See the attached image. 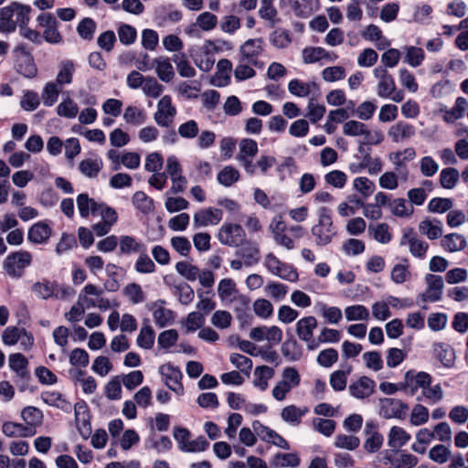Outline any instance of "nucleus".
Instances as JSON below:
<instances>
[{
    "instance_id": "obj_14",
    "label": "nucleus",
    "mask_w": 468,
    "mask_h": 468,
    "mask_svg": "<svg viewBox=\"0 0 468 468\" xmlns=\"http://www.w3.org/2000/svg\"><path fill=\"white\" fill-rule=\"evenodd\" d=\"M236 255L243 260L244 265L247 267L257 264L261 259L259 246L251 240H246L239 244Z\"/></svg>"
},
{
    "instance_id": "obj_44",
    "label": "nucleus",
    "mask_w": 468,
    "mask_h": 468,
    "mask_svg": "<svg viewBox=\"0 0 468 468\" xmlns=\"http://www.w3.org/2000/svg\"><path fill=\"white\" fill-rule=\"evenodd\" d=\"M155 334L149 324H144L137 336L136 343L143 349H151L154 344Z\"/></svg>"
},
{
    "instance_id": "obj_22",
    "label": "nucleus",
    "mask_w": 468,
    "mask_h": 468,
    "mask_svg": "<svg viewBox=\"0 0 468 468\" xmlns=\"http://www.w3.org/2000/svg\"><path fill=\"white\" fill-rule=\"evenodd\" d=\"M419 229L429 239H437L442 235V223L436 218H425L420 222Z\"/></svg>"
},
{
    "instance_id": "obj_52",
    "label": "nucleus",
    "mask_w": 468,
    "mask_h": 468,
    "mask_svg": "<svg viewBox=\"0 0 468 468\" xmlns=\"http://www.w3.org/2000/svg\"><path fill=\"white\" fill-rule=\"evenodd\" d=\"M237 292L236 284L231 279H222L218 286V293L222 301H232Z\"/></svg>"
},
{
    "instance_id": "obj_45",
    "label": "nucleus",
    "mask_w": 468,
    "mask_h": 468,
    "mask_svg": "<svg viewBox=\"0 0 468 468\" xmlns=\"http://www.w3.org/2000/svg\"><path fill=\"white\" fill-rule=\"evenodd\" d=\"M217 79L218 86H226L230 80V72L232 70V63L229 59L221 58L217 63Z\"/></svg>"
},
{
    "instance_id": "obj_32",
    "label": "nucleus",
    "mask_w": 468,
    "mask_h": 468,
    "mask_svg": "<svg viewBox=\"0 0 468 468\" xmlns=\"http://www.w3.org/2000/svg\"><path fill=\"white\" fill-rule=\"evenodd\" d=\"M55 289L56 282L47 279L35 282L31 287L32 292L42 300L54 298Z\"/></svg>"
},
{
    "instance_id": "obj_12",
    "label": "nucleus",
    "mask_w": 468,
    "mask_h": 468,
    "mask_svg": "<svg viewBox=\"0 0 468 468\" xmlns=\"http://www.w3.org/2000/svg\"><path fill=\"white\" fill-rule=\"evenodd\" d=\"M223 217V212L219 208L207 207L195 213L194 225L196 228L207 227L208 225H218Z\"/></svg>"
},
{
    "instance_id": "obj_9",
    "label": "nucleus",
    "mask_w": 468,
    "mask_h": 468,
    "mask_svg": "<svg viewBox=\"0 0 468 468\" xmlns=\"http://www.w3.org/2000/svg\"><path fill=\"white\" fill-rule=\"evenodd\" d=\"M245 231L239 224L225 223L218 232V240L227 246L239 247L243 242Z\"/></svg>"
},
{
    "instance_id": "obj_16",
    "label": "nucleus",
    "mask_w": 468,
    "mask_h": 468,
    "mask_svg": "<svg viewBox=\"0 0 468 468\" xmlns=\"http://www.w3.org/2000/svg\"><path fill=\"white\" fill-rule=\"evenodd\" d=\"M376 382L368 377L363 376L349 386L350 394L359 399L371 396L375 390Z\"/></svg>"
},
{
    "instance_id": "obj_6",
    "label": "nucleus",
    "mask_w": 468,
    "mask_h": 468,
    "mask_svg": "<svg viewBox=\"0 0 468 468\" xmlns=\"http://www.w3.org/2000/svg\"><path fill=\"white\" fill-rule=\"evenodd\" d=\"M239 153L237 156L238 161L248 174L254 175L256 173V165L252 162V158L258 153L257 143L252 139L245 138L239 142Z\"/></svg>"
},
{
    "instance_id": "obj_13",
    "label": "nucleus",
    "mask_w": 468,
    "mask_h": 468,
    "mask_svg": "<svg viewBox=\"0 0 468 468\" xmlns=\"http://www.w3.org/2000/svg\"><path fill=\"white\" fill-rule=\"evenodd\" d=\"M8 365L21 381L28 382L31 379V374L27 368L28 360L21 353L11 354L8 357Z\"/></svg>"
},
{
    "instance_id": "obj_57",
    "label": "nucleus",
    "mask_w": 468,
    "mask_h": 468,
    "mask_svg": "<svg viewBox=\"0 0 468 468\" xmlns=\"http://www.w3.org/2000/svg\"><path fill=\"white\" fill-rule=\"evenodd\" d=\"M390 304L388 301L386 299L385 301H378L372 304V315L375 319L378 321H386L391 315V312L389 310Z\"/></svg>"
},
{
    "instance_id": "obj_46",
    "label": "nucleus",
    "mask_w": 468,
    "mask_h": 468,
    "mask_svg": "<svg viewBox=\"0 0 468 468\" xmlns=\"http://www.w3.org/2000/svg\"><path fill=\"white\" fill-rule=\"evenodd\" d=\"M334 445L338 449L355 451L360 445V439L354 435L337 434Z\"/></svg>"
},
{
    "instance_id": "obj_23",
    "label": "nucleus",
    "mask_w": 468,
    "mask_h": 468,
    "mask_svg": "<svg viewBox=\"0 0 468 468\" xmlns=\"http://www.w3.org/2000/svg\"><path fill=\"white\" fill-rule=\"evenodd\" d=\"M102 165L103 163L101 158L97 155H93L83 159L79 165V170L83 176L89 178H94L101 170Z\"/></svg>"
},
{
    "instance_id": "obj_58",
    "label": "nucleus",
    "mask_w": 468,
    "mask_h": 468,
    "mask_svg": "<svg viewBox=\"0 0 468 468\" xmlns=\"http://www.w3.org/2000/svg\"><path fill=\"white\" fill-rule=\"evenodd\" d=\"M196 23L203 31H211L217 27L218 17L210 12H203L197 16Z\"/></svg>"
},
{
    "instance_id": "obj_50",
    "label": "nucleus",
    "mask_w": 468,
    "mask_h": 468,
    "mask_svg": "<svg viewBox=\"0 0 468 468\" xmlns=\"http://www.w3.org/2000/svg\"><path fill=\"white\" fill-rule=\"evenodd\" d=\"M352 367L348 366L346 370H336L330 375V385L335 391H342L346 387L347 376L350 374Z\"/></svg>"
},
{
    "instance_id": "obj_1",
    "label": "nucleus",
    "mask_w": 468,
    "mask_h": 468,
    "mask_svg": "<svg viewBox=\"0 0 468 468\" xmlns=\"http://www.w3.org/2000/svg\"><path fill=\"white\" fill-rule=\"evenodd\" d=\"M31 10L30 5L17 2L0 8V33L9 34L15 32L16 27L20 29L27 26Z\"/></svg>"
},
{
    "instance_id": "obj_5",
    "label": "nucleus",
    "mask_w": 468,
    "mask_h": 468,
    "mask_svg": "<svg viewBox=\"0 0 468 468\" xmlns=\"http://www.w3.org/2000/svg\"><path fill=\"white\" fill-rule=\"evenodd\" d=\"M379 415L384 419L403 420L408 416L409 405L399 399L381 398L378 400Z\"/></svg>"
},
{
    "instance_id": "obj_37",
    "label": "nucleus",
    "mask_w": 468,
    "mask_h": 468,
    "mask_svg": "<svg viewBox=\"0 0 468 468\" xmlns=\"http://www.w3.org/2000/svg\"><path fill=\"white\" fill-rule=\"evenodd\" d=\"M172 59L181 77L192 78L196 76V69L188 62L186 54L176 53L173 56Z\"/></svg>"
},
{
    "instance_id": "obj_49",
    "label": "nucleus",
    "mask_w": 468,
    "mask_h": 468,
    "mask_svg": "<svg viewBox=\"0 0 468 468\" xmlns=\"http://www.w3.org/2000/svg\"><path fill=\"white\" fill-rule=\"evenodd\" d=\"M21 418L29 426H37L42 422V411L33 406L25 407L21 411Z\"/></svg>"
},
{
    "instance_id": "obj_31",
    "label": "nucleus",
    "mask_w": 468,
    "mask_h": 468,
    "mask_svg": "<svg viewBox=\"0 0 468 468\" xmlns=\"http://www.w3.org/2000/svg\"><path fill=\"white\" fill-rule=\"evenodd\" d=\"M303 61L305 64H313L321 59L333 60L328 51L321 47H307L302 51Z\"/></svg>"
},
{
    "instance_id": "obj_19",
    "label": "nucleus",
    "mask_w": 468,
    "mask_h": 468,
    "mask_svg": "<svg viewBox=\"0 0 468 468\" xmlns=\"http://www.w3.org/2000/svg\"><path fill=\"white\" fill-rule=\"evenodd\" d=\"M51 235L50 227L44 222L35 223L27 232V239L34 244L46 243Z\"/></svg>"
},
{
    "instance_id": "obj_35",
    "label": "nucleus",
    "mask_w": 468,
    "mask_h": 468,
    "mask_svg": "<svg viewBox=\"0 0 468 468\" xmlns=\"http://www.w3.org/2000/svg\"><path fill=\"white\" fill-rule=\"evenodd\" d=\"M154 67L156 74L162 81L169 82L174 78V69L168 58L159 57L155 58Z\"/></svg>"
},
{
    "instance_id": "obj_42",
    "label": "nucleus",
    "mask_w": 468,
    "mask_h": 468,
    "mask_svg": "<svg viewBox=\"0 0 468 468\" xmlns=\"http://www.w3.org/2000/svg\"><path fill=\"white\" fill-rule=\"evenodd\" d=\"M134 270L141 274L154 273L156 271V266L146 253V250L139 253V257L134 263Z\"/></svg>"
},
{
    "instance_id": "obj_36",
    "label": "nucleus",
    "mask_w": 468,
    "mask_h": 468,
    "mask_svg": "<svg viewBox=\"0 0 468 468\" xmlns=\"http://www.w3.org/2000/svg\"><path fill=\"white\" fill-rule=\"evenodd\" d=\"M369 234L381 244H388L392 235L389 232V226L387 223L370 224L368 227Z\"/></svg>"
},
{
    "instance_id": "obj_54",
    "label": "nucleus",
    "mask_w": 468,
    "mask_h": 468,
    "mask_svg": "<svg viewBox=\"0 0 468 468\" xmlns=\"http://www.w3.org/2000/svg\"><path fill=\"white\" fill-rule=\"evenodd\" d=\"M314 428L316 431L325 437H330L336 427V422L331 419L315 418L313 420Z\"/></svg>"
},
{
    "instance_id": "obj_3",
    "label": "nucleus",
    "mask_w": 468,
    "mask_h": 468,
    "mask_svg": "<svg viewBox=\"0 0 468 468\" xmlns=\"http://www.w3.org/2000/svg\"><path fill=\"white\" fill-rule=\"evenodd\" d=\"M32 254L27 250L9 253L3 261L4 271L13 279L21 278L32 263Z\"/></svg>"
},
{
    "instance_id": "obj_27",
    "label": "nucleus",
    "mask_w": 468,
    "mask_h": 468,
    "mask_svg": "<svg viewBox=\"0 0 468 468\" xmlns=\"http://www.w3.org/2000/svg\"><path fill=\"white\" fill-rule=\"evenodd\" d=\"M309 411L307 407L298 408L295 405H289L282 410L281 417L283 421L291 425H298L302 418Z\"/></svg>"
},
{
    "instance_id": "obj_40",
    "label": "nucleus",
    "mask_w": 468,
    "mask_h": 468,
    "mask_svg": "<svg viewBox=\"0 0 468 468\" xmlns=\"http://www.w3.org/2000/svg\"><path fill=\"white\" fill-rule=\"evenodd\" d=\"M369 315L368 309L362 304L349 305L345 308V316L349 322L367 321L369 319Z\"/></svg>"
},
{
    "instance_id": "obj_15",
    "label": "nucleus",
    "mask_w": 468,
    "mask_h": 468,
    "mask_svg": "<svg viewBox=\"0 0 468 468\" xmlns=\"http://www.w3.org/2000/svg\"><path fill=\"white\" fill-rule=\"evenodd\" d=\"M264 41L262 38H250L240 47V53L243 59L257 65V58L263 52Z\"/></svg>"
},
{
    "instance_id": "obj_38",
    "label": "nucleus",
    "mask_w": 468,
    "mask_h": 468,
    "mask_svg": "<svg viewBox=\"0 0 468 468\" xmlns=\"http://www.w3.org/2000/svg\"><path fill=\"white\" fill-rule=\"evenodd\" d=\"M153 317L155 324L158 327L163 328L171 325L174 323L176 314L170 309L164 308V306H158L154 310Z\"/></svg>"
},
{
    "instance_id": "obj_33",
    "label": "nucleus",
    "mask_w": 468,
    "mask_h": 468,
    "mask_svg": "<svg viewBox=\"0 0 468 468\" xmlns=\"http://www.w3.org/2000/svg\"><path fill=\"white\" fill-rule=\"evenodd\" d=\"M301 460L297 453L290 452V453H276L272 460L271 465L276 468H286L292 467L296 468L300 465Z\"/></svg>"
},
{
    "instance_id": "obj_20",
    "label": "nucleus",
    "mask_w": 468,
    "mask_h": 468,
    "mask_svg": "<svg viewBox=\"0 0 468 468\" xmlns=\"http://www.w3.org/2000/svg\"><path fill=\"white\" fill-rule=\"evenodd\" d=\"M77 207L81 218H88L90 214L97 215L101 205L92 198H90L88 194L81 193L77 197Z\"/></svg>"
},
{
    "instance_id": "obj_59",
    "label": "nucleus",
    "mask_w": 468,
    "mask_h": 468,
    "mask_svg": "<svg viewBox=\"0 0 468 468\" xmlns=\"http://www.w3.org/2000/svg\"><path fill=\"white\" fill-rule=\"evenodd\" d=\"M117 33L120 42L126 46L134 43L137 37L136 29L127 24L121 25L118 27Z\"/></svg>"
},
{
    "instance_id": "obj_25",
    "label": "nucleus",
    "mask_w": 468,
    "mask_h": 468,
    "mask_svg": "<svg viewBox=\"0 0 468 468\" xmlns=\"http://www.w3.org/2000/svg\"><path fill=\"white\" fill-rule=\"evenodd\" d=\"M441 245L446 251L456 252L463 250L466 247L467 241L463 235L451 233L442 237Z\"/></svg>"
},
{
    "instance_id": "obj_8",
    "label": "nucleus",
    "mask_w": 468,
    "mask_h": 468,
    "mask_svg": "<svg viewBox=\"0 0 468 468\" xmlns=\"http://www.w3.org/2000/svg\"><path fill=\"white\" fill-rule=\"evenodd\" d=\"M160 374L165 378V386L177 396L184 395L185 389L182 384L183 374L179 367L172 364H165L159 367Z\"/></svg>"
},
{
    "instance_id": "obj_29",
    "label": "nucleus",
    "mask_w": 468,
    "mask_h": 468,
    "mask_svg": "<svg viewBox=\"0 0 468 468\" xmlns=\"http://www.w3.org/2000/svg\"><path fill=\"white\" fill-rule=\"evenodd\" d=\"M132 204L142 214L148 215L154 210V199L144 191H136L132 197Z\"/></svg>"
},
{
    "instance_id": "obj_63",
    "label": "nucleus",
    "mask_w": 468,
    "mask_h": 468,
    "mask_svg": "<svg viewBox=\"0 0 468 468\" xmlns=\"http://www.w3.org/2000/svg\"><path fill=\"white\" fill-rule=\"evenodd\" d=\"M320 311L323 317L332 324L339 323L343 317L341 309L336 306H327L325 303H322Z\"/></svg>"
},
{
    "instance_id": "obj_39",
    "label": "nucleus",
    "mask_w": 468,
    "mask_h": 468,
    "mask_svg": "<svg viewBox=\"0 0 468 468\" xmlns=\"http://www.w3.org/2000/svg\"><path fill=\"white\" fill-rule=\"evenodd\" d=\"M239 176L240 175L238 169L231 165H227L218 172L217 180L225 187H229L239 181Z\"/></svg>"
},
{
    "instance_id": "obj_2",
    "label": "nucleus",
    "mask_w": 468,
    "mask_h": 468,
    "mask_svg": "<svg viewBox=\"0 0 468 468\" xmlns=\"http://www.w3.org/2000/svg\"><path fill=\"white\" fill-rule=\"evenodd\" d=\"M312 235L314 237V242L317 246H325L329 244L336 235V228L333 225L331 211L326 207H322L318 210V222L313 226Z\"/></svg>"
},
{
    "instance_id": "obj_4",
    "label": "nucleus",
    "mask_w": 468,
    "mask_h": 468,
    "mask_svg": "<svg viewBox=\"0 0 468 468\" xmlns=\"http://www.w3.org/2000/svg\"><path fill=\"white\" fill-rule=\"evenodd\" d=\"M15 69L17 73L27 79H32L37 74V68L30 52L24 43H20L13 49Z\"/></svg>"
},
{
    "instance_id": "obj_60",
    "label": "nucleus",
    "mask_w": 468,
    "mask_h": 468,
    "mask_svg": "<svg viewBox=\"0 0 468 468\" xmlns=\"http://www.w3.org/2000/svg\"><path fill=\"white\" fill-rule=\"evenodd\" d=\"M391 213L399 218L410 216L413 212V208L408 205L406 199L396 198L389 204Z\"/></svg>"
},
{
    "instance_id": "obj_17",
    "label": "nucleus",
    "mask_w": 468,
    "mask_h": 468,
    "mask_svg": "<svg viewBox=\"0 0 468 468\" xmlns=\"http://www.w3.org/2000/svg\"><path fill=\"white\" fill-rule=\"evenodd\" d=\"M103 289L94 284H86L79 294L78 300L86 309L96 308V303L99 296L102 295Z\"/></svg>"
},
{
    "instance_id": "obj_62",
    "label": "nucleus",
    "mask_w": 468,
    "mask_h": 468,
    "mask_svg": "<svg viewBox=\"0 0 468 468\" xmlns=\"http://www.w3.org/2000/svg\"><path fill=\"white\" fill-rule=\"evenodd\" d=\"M95 29L96 23L90 17L83 18L77 27L78 34L86 40H90L93 37Z\"/></svg>"
},
{
    "instance_id": "obj_10",
    "label": "nucleus",
    "mask_w": 468,
    "mask_h": 468,
    "mask_svg": "<svg viewBox=\"0 0 468 468\" xmlns=\"http://www.w3.org/2000/svg\"><path fill=\"white\" fill-rule=\"evenodd\" d=\"M74 415L76 427L80 436L84 439L89 438L91 433V425L89 409L84 400L78 401L74 405Z\"/></svg>"
},
{
    "instance_id": "obj_51",
    "label": "nucleus",
    "mask_w": 468,
    "mask_h": 468,
    "mask_svg": "<svg viewBox=\"0 0 468 468\" xmlns=\"http://www.w3.org/2000/svg\"><path fill=\"white\" fill-rule=\"evenodd\" d=\"M339 355L336 349L329 347L322 350L316 358V362L319 366L330 368L338 360Z\"/></svg>"
},
{
    "instance_id": "obj_30",
    "label": "nucleus",
    "mask_w": 468,
    "mask_h": 468,
    "mask_svg": "<svg viewBox=\"0 0 468 468\" xmlns=\"http://www.w3.org/2000/svg\"><path fill=\"white\" fill-rule=\"evenodd\" d=\"M274 369L268 366H259L254 369V387L264 391L268 388V381L273 378Z\"/></svg>"
},
{
    "instance_id": "obj_7",
    "label": "nucleus",
    "mask_w": 468,
    "mask_h": 468,
    "mask_svg": "<svg viewBox=\"0 0 468 468\" xmlns=\"http://www.w3.org/2000/svg\"><path fill=\"white\" fill-rule=\"evenodd\" d=\"M431 383V377L426 372H415L409 370L404 376L402 381L403 392L409 396H414L417 390L421 388L424 389Z\"/></svg>"
},
{
    "instance_id": "obj_34",
    "label": "nucleus",
    "mask_w": 468,
    "mask_h": 468,
    "mask_svg": "<svg viewBox=\"0 0 468 468\" xmlns=\"http://www.w3.org/2000/svg\"><path fill=\"white\" fill-rule=\"evenodd\" d=\"M410 440V434L408 433L403 428L399 426H393L389 430L388 432V444L389 447L398 449L405 444Z\"/></svg>"
},
{
    "instance_id": "obj_43",
    "label": "nucleus",
    "mask_w": 468,
    "mask_h": 468,
    "mask_svg": "<svg viewBox=\"0 0 468 468\" xmlns=\"http://www.w3.org/2000/svg\"><path fill=\"white\" fill-rule=\"evenodd\" d=\"M388 134L394 142L398 143L413 135L414 128L409 123L400 122L390 128Z\"/></svg>"
},
{
    "instance_id": "obj_18",
    "label": "nucleus",
    "mask_w": 468,
    "mask_h": 468,
    "mask_svg": "<svg viewBox=\"0 0 468 468\" xmlns=\"http://www.w3.org/2000/svg\"><path fill=\"white\" fill-rule=\"evenodd\" d=\"M281 352L290 362L299 361L303 356V347L292 335L282 343Z\"/></svg>"
},
{
    "instance_id": "obj_41",
    "label": "nucleus",
    "mask_w": 468,
    "mask_h": 468,
    "mask_svg": "<svg viewBox=\"0 0 468 468\" xmlns=\"http://www.w3.org/2000/svg\"><path fill=\"white\" fill-rule=\"evenodd\" d=\"M173 294L178 298V301L183 305L192 303L195 297L194 290L186 282L175 284L173 286Z\"/></svg>"
},
{
    "instance_id": "obj_64",
    "label": "nucleus",
    "mask_w": 468,
    "mask_h": 468,
    "mask_svg": "<svg viewBox=\"0 0 468 468\" xmlns=\"http://www.w3.org/2000/svg\"><path fill=\"white\" fill-rule=\"evenodd\" d=\"M265 292L271 298L275 299L276 301H280L282 300L287 294L288 286L281 282H270L265 287Z\"/></svg>"
},
{
    "instance_id": "obj_56",
    "label": "nucleus",
    "mask_w": 468,
    "mask_h": 468,
    "mask_svg": "<svg viewBox=\"0 0 468 468\" xmlns=\"http://www.w3.org/2000/svg\"><path fill=\"white\" fill-rule=\"evenodd\" d=\"M453 206L452 200L447 197H433L428 204V210L431 213H444Z\"/></svg>"
},
{
    "instance_id": "obj_47",
    "label": "nucleus",
    "mask_w": 468,
    "mask_h": 468,
    "mask_svg": "<svg viewBox=\"0 0 468 468\" xmlns=\"http://www.w3.org/2000/svg\"><path fill=\"white\" fill-rule=\"evenodd\" d=\"M460 174L456 168H444L440 174L441 186L445 189H452L456 186Z\"/></svg>"
},
{
    "instance_id": "obj_48",
    "label": "nucleus",
    "mask_w": 468,
    "mask_h": 468,
    "mask_svg": "<svg viewBox=\"0 0 468 468\" xmlns=\"http://www.w3.org/2000/svg\"><path fill=\"white\" fill-rule=\"evenodd\" d=\"M74 70V63L71 60L62 61L56 79L57 84L64 85L71 83Z\"/></svg>"
},
{
    "instance_id": "obj_53",
    "label": "nucleus",
    "mask_w": 468,
    "mask_h": 468,
    "mask_svg": "<svg viewBox=\"0 0 468 468\" xmlns=\"http://www.w3.org/2000/svg\"><path fill=\"white\" fill-rule=\"evenodd\" d=\"M230 363L246 376H250L252 369V360L243 355L233 353L229 356Z\"/></svg>"
},
{
    "instance_id": "obj_21",
    "label": "nucleus",
    "mask_w": 468,
    "mask_h": 468,
    "mask_svg": "<svg viewBox=\"0 0 468 468\" xmlns=\"http://www.w3.org/2000/svg\"><path fill=\"white\" fill-rule=\"evenodd\" d=\"M320 7L319 0H292V8L296 16L308 17Z\"/></svg>"
},
{
    "instance_id": "obj_28",
    "label": "nucleus",
    "mask_w": 468,
    "mask_h": 468,
    "mask_svg": "<svg viewBox=\"0 0 468 468\" xmlns=\"http://www.w3.org/2000/svg\"><path fill=\"white\" fill-rule=\"evenodd\" d=\"M434 353L445 367L449 368L453 366L455 361V352L450 345L444 343L435 344Z\"/></svg>"
},
{
    "instance_id": "obj_55",
    "label": "nucleus",
    "mask_w": 468,
    "mask_h": 468,
    "mask_svg": "<svg viewBox=\"0 0 468 468\" xmlns=\"http://www.w3.org/2000/svg\"><path fill=\"white\" fill-rule=\"evenodd\" d=\"M429 420V410L421 405L416 404L410 413V421L413 426H420Z\"/></svg>"
},
{
    "instance_id": "obj_11",
    "label": "nucleus",
    "mask_w": 468,
    "mask_h": 468,
    "mask_svg": "<svg viewBox=\"0 0 468 468\" xmlns=\"http://www.w3.org/2000/svg\"><path fill=\"white\" fill-rule=\"evenodd\" d=\"M364 433L367 436L363 447L368 453L378 452L384 441L383 435L378 431V425L375 421L369 420L366 422Z\"/></svg>"
},
{
    "instance_id": "obj_61",
    "label": "nucleus",
    "mask_w": 468,
    "mask_h": 468,
    "mask_svg": "<svg viewBox=\"0 0 468 468\" xmlns=\"http://www.w3.org/2000/svg\"><path fill=\"white\" fill-rule=\"evenodd\" d=\"M417 463V457L405 452H401L391 461L393 468H413Z\"/></svg>"
},
{
    "instance_id": "obj_26",
    "label": "nucleus",
    "mask_w": 468,
    "mask_h": 468,
    "mask_svg": "<svg viewBox=\"0 0 468 468\" xmlns=\"http://www.w3.org/2000/svg\"><path fill=\"white\" fill-rule=\"evenodd\" d=\"M120 253L129 255L131 253H140L145 250V245L137 240L134 237L129 235L121 236L119 239Z\"/></svg>"
},
{
    "instance_id": "obj_24",
    "label": "nucleus",
    "mask_w": 468,
    "mask_h": 468,
    "mask_svg": "<svg viewBox=\"0 0 468 468\" xmlns=\"http://www.w3.org/2000/svg\"><path fill=\"white\" fill-rule=\"evenodd\" d=\"M317 327V320L314 316L303 317L296 323V333L303 341L311 340L314 330Z\"/></svg>"
}]
</instances>
